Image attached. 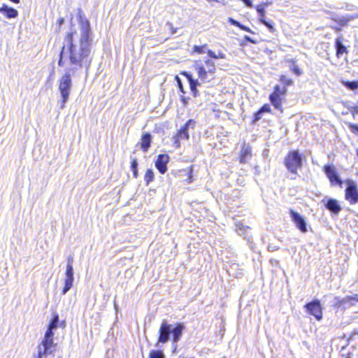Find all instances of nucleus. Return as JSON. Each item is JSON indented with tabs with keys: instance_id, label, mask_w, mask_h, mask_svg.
Wrapping results in <instances>:
<instances>
[{
	"instance_id": "de8ad7c7",
	"label": "nucleus",
	"mask_w": 358,
	"mask_h": 358,
	"mask_svg": "<svg viewBox=\"0 0 358 358\" xmlns=\"http://www.w3.org/2000/svg\"><path fill=\"white\" fill-rule=\"evenodd\" d=\"M271 264H275V263H276V264H277V263H278V261H277V260H275V259H271Z\"/></svg>"
},
{
	"instance_id": "8fccbe9b",
	"label": "nucleus",
	"mask_w": 358,
	"mask_h": 358,
	"mask_svg": "<svg viewBox=\"0 0 358 358\" xmlns=\"http://www.w3.org/2000/svg\"><path fill=\"white\" fill-rule=\"evenodd\" d=\"M354 108L355 110H358V106H355Z\"/></svg>"
},
{
	"instance_id": "f03ea898",
	"label": "nucleus",
	"mask_w": 358,
	"mask_h": 358,
	"mask_svg": "<svg viewBox=\"0 0 358 358\" xmlns=\"http://www.w3.org/2000/svg\"><path fill=\"white\" fill-rule=\"evenodd\" d=\"M185 327L183 323L169 324L164 321L159 329V338L156 347H159V343H166L171 339L172 335V344L173 352L177 348V343L180 340L182 332Z\"/></svg>"
},
{
	"instance_id": "f257e3e1",
	"label": "nucleus",
	"mask_w": 358,
	"mask_h": 358,
	"mask_svg": "<svg viewBox=\"0 0 358 358\" xmlns=\"http://www.w3.org/2000/svg\"><path fill=\"white\" fill-rule=\"evenodd\" d=\"M78 28L71 29L66 34L59 53V66H64L65 60L69 61V66L58 81L59 91L62 96L58 103L61 109L65 107L69 99L72 88L71 77L78 74L83 69L87 71L92 59V31L90 23L83 15L81 9L78 10Z\"/></svg>"
},
{
	"instance_id": "a878e982",
	"label": "nucleus",
	"mask_w": 358,
	"mask_h": 358,
	"mask_svg": "<svg viewBox=\"0 0 358 358\" xmlns=\"http://www.w3.org/2000/svg\"><path fill=\"white\" fill-rule=\"evenodd\" d=\"M256 10L259 15V22H262L263 20H266V10L265 8H263V6H259L257 5L256 6Z\"/></svg>"
},
{
	"instance_id": "6e6552de",
	"label": "nucleus",
	"mask_w": 358,
	"mask_h": 358,
	"mask_svg": "<svg viewBox=\"0 0 358 358\" xmlns=\"http://www.w3.org/2000/svg\"><path fill=\"white\" fill-rule=\"evenodd\" d=\"M55 345H52L41 341L36 347L37 354L35 358H46L49 355L55 356Z\"/></svg>"
},
{
	"instance_id": "cd10ccee",
	"label": "nucleus",
	"mask_w": 358,
	"mask_h": 358,
	"mask_svg": "<svg viewBox=\"0 0 358 358\" xmlns=\"http://www.w3.org/2000/svg\"><path fill=\"white\" fill-rule=\"evenodd\" d=\"M59 315L57 314H55L51 319L48 328L52 329H56L58 327V323H59Z\"/></svg>"
},
{
	"instance_id": "2f4dec72",
	"label": "nucleus",
	"mask_w": 358,
	"mask_h": 358,
	"mask_svg": "<svg viewBox=\"0 0 358 358\" xmlns=\"http://www.w3.org/2000/svg\"><path fill=\"white\" fill-rule=\"evenodd\" d=\"M260 23L266 26L270 32L273 33L275 31V29L273 26V23L272 21H267L266 20H264Z\"/></svg>"
},
{
	"instance_id": "a19ab883",
	"label": "nucleus",
	"mask_w": 358,
	"mask_h": 358,
	"mask_svg": "<svg viewBox=\"0 0 358 358\" xmlns=\"http://www.w3.org/2000/svg\"><path fill=\"white\" fill-rule=\"evenodd\" d=\"M208 3H213L214 2H216V3H221L222 5H225L226 4V1L225 0H206Z\"/></svg>"
},
{
	"instance_id": "dca6fc26",
	"label": "nucleus",
	"mask_w": 358,
	"mask_h": 358,
	"mask_svg": "<svg viewBox=\"0 0 358 358\" xmlns=\"http://www.w3.org/2000/svg\"><path fill=\"white\" fill-rule=\"evenodd\" d=\"M343 38L340 36L336 38L335 48L337 57H341L343 53H348L347 48L343 44Z\"/></svg>"
},
{
	"instance_id": "ea45409f",
	"label": "nucleus",
	"mask_w": 358,
	"mask_h": 358,
	"mask_svg": "<svg viewBox=\"0 0 358 358\" xmlns=\"http://www.w3.org/2000/svg\"><path fill=\"white\" fill-rule=\"evenodd\" d=\"M272 3V1L267 0L266 1L262 2L261 3L259 4V6H263V8H265L266 7L271 6Z\"/></svg>"
},
{
	"instance_id": "58836bf2",
	"label": "nucleus",
	"mask_w": 358,
	"mask_h": 358,
	"mask_svg": "<svg viewBox=\"0 0 358 358\" xmlns=\"http://www.w3.org/2000/svg\"><path fill=\"white\" fill-rule=\"evenodd\" d=\"M244 39L248 41V42H250L252 44H257L258 43V41L257 40H255L253 38H252L251 37H250L249 36H247L245 35L244 36Z\"/></svg>"
},
{
	"instance_id": "49530a36",
	"label": "nucleus",
	"mask_w": 358,
	"mask_h": 358,
	"mask_svg": "<svg viewBox=\"0 0 358 358\" xmlns=\"http://www.w3.org/2000/svg\"><path fill=\"white\" fill-rule=\"evenodd\" d=\"M182 101L184 102V103H187V101H186V98L185 97H182L181 98Z\"/></svg>"
},
{
	"instance_id": "f704fd0d",
	"label": "nucleus",
	"mask_w": 358,
	"mask_h": 358,
	"mask_svg": "<svg viewBox=\"0 0 358 358\" xmlns=\"http://www.w3.org/2000/svg\"><path fill=\"white\" fill-rule=\"evenodd\" d=\"M263 113L259 110L257 113H255L254 120L252 121L253 123H256L262 117Z\"/></svg>"
},
{
	"instance_id": "9b49d317",
	"label": "nucleus",
	"mask_w": 358,
	"mask_h": 358,
	"mask_svg": "<svg viewBox=\"0 0 358 358\" xmlns=\"http://www.w3.org/2000/svg\"><path fill=\"white\" fill-rule=\"evenodd\" d=\"M65 275L64 287L62 292V295H65L73 286L74 280L73 266H66Z\"/></svg>"
},
{
	"instance_id": "1a4fd4ad",
	"label": "nucleus",
	"mask_w": 358,
	"mask_h": 358,
	"mask_svg": "<svg viewBox=\"0 0 358 358\" xmlns=\"http://www.w3.org/2000/svg\"><path fill=\"white\" fill-rule=\"evenodd\" d=\"M324 171L332 185H338L342 187L343 181L333 165L324 166Z\"/></svg>"
},
{
	"instance_id": "aec40b11",
	"label": "nucleus",
	"mask_w": 358,
	"mask_h": 358,
	"mask_svg": "<svg viewBox=\"0 0 358 358\" xmlns=\"http://www.w3.org/2000/svg\"><path fill=\"white\" fill-rule=\"evenodd\" d=\"M251 157V149L249 147H243L241 151L240 162L246 163Z\"/></svg>"
},
{
	"instance_id": "423d86ee",
	"label": "nucleus",
	"mask_w": 358,
	"mask_h": 358,
	"mask_svg": "<svg viewBox=\"0 0 358 358\" xmlns=\"http://www.w3.org/2000/svg\"><path fill=\"white\" fill-rule=\"evenodd\" d=\"M195 126V121L193 120H189L185 125H183L180 130L178 131L177 134L173 137L174 144L176 147H179L180 145V140H188L189 139V133L188 129L191 128H194Z\"/></svg>"
},
{
	"instance_id": "c756f323",
	"label": "nucleus",
	"mask_w": 358,
	"mask_h": 358,
	"mask_svg": "<svg viewBox=\"0 0 358 358\" xmlns=\"http://www.w3.org/2000/svg\"><path fill=\"white\" fill-rule=\"evenodd\" d=\"M287 93V88L285 86L280 87L279 85H275L274 87V91L272 94H275L276 95H280L281 96H283Z\"/></svg>"
},
{
	"instance_id": "473e14b6",
	"label": "nucleus",
	"mask_w": 358,
	"mask_h": 358,
	"mask_svg": "<svg viewBox=\"0 0 358 358\" xmlns=\"http://www.w3.org/2000/svg\"><path fill=\"white\" fill-rule=\"evenodd\" d=\"M207 47V45L205 44L203 45H194L193 48L194 52H197L198 54H203L206 52V48Z\"/></svg>"
},
{
	"instance_id": "37998d69",
	"label": "nucleus",
	"mask_w": 358,
	"mask_h": 358,
	"mask_svg": "<svg viewBox=\"0 0 358 358\" xmlns=\"http://www.w3.org/2000/svg\"><path fill=\"white\" fill-rule=\"evenodd\" d=\"M268 250L271 251V252H273V251H275V250H278V247H277L275 245H269L268 246Z\"/></svg>"
},
{
	"instance_id": "7c9ffc66",
	"label": "nucleus",
	"mask_w": 358,
	"mask_h": 358,
	"mask_svg": "<svg viewBox=\"0 0 358 358\" xmlns=\"http://www.w3.org/2000/svg\"><path fill=\"white\" fill-rule=\"evenodd\" d=\"M154 172L152 169H148L145 172L144 180L147 185L150 184L154 180Z\"/></svg>"
},
{
	"instance_id": "4c0bfd02",
	"label": "nucleus",
	"mask_w": 358,
	"mask_h": 358,
	"mask_svg": "<svg viewBox=\"0 0 358 358\" xmlns=\"http://www.w3.org/2000/svg\"><path fill=\"white\" fill-rule=\"evenodd\" d=\"M176 80L178 82V87L180 89V91L182 93L185 94V91L183 90V87H182V82H181L180 79L179 78V77L178 76H176Z\"/></svg>"
},
{
	"instance_id": "864d4df0",
	"label": "nucleus",
	"mask_w": 358,
	"mask_h": 358,
	"mask_svg": "<svg viewBox=\"0 0 358 358\" xmlns=\"http://www.w3.org/2000/svg\"><path fill=\"white\" fill-rule=\"evenodd\" d=\"M356 154H357V157H358V150H357V151H356Z\"/></svg>"
},
{
	"instance_id": "c85d7f7f",
	"label": "nucleus",
	"mask_w": 358,
	"mask_h": 358,
	"mask_svg": "<svg viewBox=\"0 0 358 358\" xmlns=\"http://www.w3.org/2000/svg\"><path fill=\"white\" fill-rule=\"evenodd\" d=\"M150 358H166L162 350H152L149 353Z\"/></svg>"
},
{
	"instance_id": "72a5a7b5",
	"label": "nucleus",
	"mask_w": 358,
	"mask_h": 358,
	"mask_svg": "<svg viewBox=\"0 0 358 358\" xmlns=\"http://www.w3.org/2000/svg\"><path fill=\"white\" fill-rule=\"evenodd\" d=\"M280 81L283 83L285 87L290 86L293 84V81L291 78H287L286 76H281Z\"/></svg>"
},
{
	"instance_id": "a211bd4d",
	"label": "nucleus",
	"mask_w": 358,
	"mask_h": 358,
	"mask_svg": "<svg viewBox=\"0 0 358 358\" xmlns=\"http://www.w3.org/2000/svg\"><path fill=\"white\" fill-rule=\"evenodd\" d=\"M152 136L149 133H145L142 136L141 148L144 152H147L150 147Z\"/></svg>"
},
{
	"instance_id": "412c9836",
	"label": "nucleus",
	"mask_w": 358,
	"mask_h": 358,
	"mask_svg": "<svg viewBox=\"0 0 358 358\" xmlns=\"http://www.w3.org/2000/svg\"><path fill=\"white\" fill-rule=\"evenodd\" d=\"M54 329L48 328L41 341L56 345V343H54Z\"/></svg>"
},
{
	"instance_id": "f8f14e48",
	"label": "nucleus",
	"mask_w": 358,
	"mask_h": 358,
	"mask_svg": "<svg viewBox=\"0 0 358 358\" xmlns=\"http://www.w3.org/2000/svg\"><path fill=\"white\" fill-rule=\"evenodd\" d=\"M335 300L336 301V306L339 307L343 306L344 308H346L354 306L357 302H358V294L347 296L343 299L336 297Z\"/></svg>"
},
{
	"instance_id": "39448f33",
	"label": "nucleus",
	"mask_w": 358,
	"mask_h": 358,
	"mask_svg": "<svg viewBox=\"0 0 358 358\" xmlns=\"http://www.w3.org/2000/svg\"><path fill=\"white\" fill-rule=\"evenodd\" d=\"M347 187L345 191V199L351 205L358 203V189L356 183L352 180H346Z\"/></svg>"
},
{
	"instance_id": "09e8293b",
	"label": "nucleus",
	"mask_w": 358,
	"mask_h": 358,
	"mask_svg": "<svg viewBox=\"0 0 358 358\" xmlns=\"http://www.w3.org/2000/svg\"><path fill=\"white\" fill-rule=\"evenodd\" d=\"M271 264H275V263H276V264H277V263H278V261H277V260H275V259H271Z\"/></svg>"
},
{
	"instance_id": "e433bc0d",
	"label": "nucleus",
	"mask_w": 358,
	"mask_h": 358,
	"mask_svg": "<svg viewBox=\"0 0 358 358\" xmlns=\"http://www.w3.org/2000/svg\"><path fill=\"white\" fill-rule=\"evenodd\" d=\"M259 110L262 112V113H269L271 111V108L268 104H264Z\"/></svg>"
},
{
	"instance_id": "c9c22d12",
	"label": "nucleus",
	"mask_w": 358,
	"mask_h": 358,
	"mask_svg": "<svg viewBox=\"0 0 358 358\" xmlns=\"http://www.w3.org/2000/svg\"><path fill=\"white\" fill-rule=\"evenodd\" d=\"M166 26L169 27V28L172 35L176 34L177 29L173 27V26L171 22H166Z\"/></svg>"
},
{
	"instance_id": "393cba45",
	"label": "nucleus",
	"mask_w": 358,
	"mask_h": 358,
	"mask_svg": "<svg viewBox=\"0 0 358 358\" xmlns=\"http://www.w3.org/2000/svg\"><path fill=\"white\" fill-rule=\"evenodd\" d=\"M206 53H207L208 57L212 58V59H225V57H226L225 54L221 51L218 52V53L216 54L213 50H208Z\"/></svg>"
},
{
	"instance_id": "5701e85b",
	"label": "nucleus",
	"mask_w": 358,
	"mask_h": 358,
	"mask_svg": "<svg viewBox=\"0 0 358 358\" xmlns=\"http://www.w3.org/2000/svg\"><path fill=\"white\" fill-rule=\"evenodd\" d=\"M131 159V170L133 172V176L135 178H138V161L137 159L133 156L130 157Z\"/></svg>"
},
{
	"instance_id": "7ed1b4c3",
	"label": "nucleus",
	"mask_w": 358,
	"mask_h": 358,
	"mask_svg": "<svg viewBox=\"0 0 358 358\" xmlns=\"http://www.w3.org/2000/svg\"><path fill=\"white\" fill-rule=\"evenodd\" d=\"M193 67L196 71L198 78L200 80L201 84L210 83L215 78L216 71L215 64L209 58L194 61Z\"/></svg>"
},
{
	"instance_id": "79ce46f5",
	"label": "nucleus",
	"mask_w": 358,
	"mask_h": 358,
	"mask_svg": "<svg viewBox=\"0 0 358 358\" xmlns=\"http://www.w3.org/2000/svg\"><path fill=\"white\" fill-rule=\"evenodd\" d=\"M192 169H190L189 172H188V175H189L188 176V179H187L188 183H190V182H192Z\"/></svg>"
},
{
	"instance_id": "4be33fe9",
	"label": "nucleus",
	"mask_w": 358,
	"mask_h": 358,
	"mask_svg": "<svg viewBox=\"0 0 358 358\" xmlns=\"http://www.w3.org/2000/svg\"><path fill=\"white\" fill-rule=\"evenodd\" d=\"M228 22L231 24V25H234V26H236L238 28H240L241 29L243 30V31H245L247 32H249V33H251V34H255V33L252 31L249 27L241 24L239 22H238L237 20L231 18V17H229L228 19Z\"/></svg>"
},
{
	"instance_id": "bb28decb",
	"label": "nucleus",
	"mask_w": 358,
	"mask_h": 358,
	"mask_svg": "<svg viewBox=\"0 0 358 358\" xmlns=\"http://www.w3.org/2000/svg\"><path fill=\"white\" fill-rule=\"evenodd\" d=\"M342 84L349 90H355L358 89V81L342 80Z\"/></svg>"
},
{
	"instance_id": "ddd939ff",
	"label": "nucleus",
	"mask_w": 358,
	"mask_h": 358,
	"mask_svg": "<svg viewBox=\"0 0 358 358\" xmlns=\"http://www.w3.org/2000/svg\"><path fill=\"white\" fill-rule=\"evenodd\" d=\"M170 157L166 154H160L157 156L155 162V166L162 174H164L167 171V164L169 163Z\"/></svg>"
},
{
	"instance_id": "6ab92c4d",
	"label": "nucleus",
	"mask_w": 358,
	"mask_h": 358,
	"mask_svg": "<svg viewBox=\"0 0 358 358\" xmlns=\"http://www.w3.org/2000/svg\"><path fill=\"white\" fill-rule=\"evenodd\" d=\"M269 100L272 105L276 108L282 110V98L280 95L275 94H271L269 96Z\"/></svg>"
},
{
	"instance_id": "603ef678",
	"label": "nucleus",
	"mask_w": 358,
	"mask_h": 358,
	"mask_svg": "<svg viewBox=\"0 0 358 358\" xmlns=\"http://www.w3.org/2000/svg\"><path fill=\"white\" fill-rule=\"evenodd\" d=\"M342 358H350V357H348V356H345V357H342Z\"/></svg>"
},
{
	"instance_id": "9d476101",
	"label": "nucleus",
	"mask_w": 358,
	"mask_h": 358,
	"mask_svg": "<svg viewBox=\"0 0 358 358\" xmlns=\"http://www.w3.org/2000/svg\"><path fill=\"white\" fill-rule=\"evenodd\" d=\"M289 213L292 221L294 222L296 227L302 232H307V223L303 217H302L299 213L294 211L290 209Z\"/></svg>"
},
{
	"instance_id": "3c124183",
	"label": "nucleus",
	"mask_w": 358,
	"mask_h": 358,
	"mask_svg": "<svg viewBox=\"0 0 358 358\" xmlns=\"http://www.w3.org/2000/svg\"><path fill=\"white\" fill-rule=\"evenodd\" d=\"M355 129L358 131V126H355Z\"/></svg>"
},
{
	"instance_id": "f3484780",
	"label": "nucleus",
	"mask_w": 358,
	"mask_h": 358,
	"mask_svg": "<svg viewBox=\"0 0 358 358\" xmlns=\"http://www.w3.org/2000/svg\"><path fill=\"white\" fill-rule=\"evenodd\" d=\"M0 12L5 15L7 18H15L18 15V12L13 8L8 7L7 5L3 4L0 8Z\"/></svg>"
},
{
	"instance_id": "5fc2aeb1",
	"label": "nucleus",
	"mask_w": 358,
	"mask_h": 358,
	"mask_svg": "<svg viewBox=\"0 0 358 358\" xmlns=\"http://www.w3.org/2000/svg\"><path fill=\"white\" fill-rule=\"evenodd\" d=\"M357 334H358V332H357Z\"/></svg>"
},
{
	"instance_id": "0eeeda50",
	"label": "nucleus",
	"mask_w": 358,
	"mask_h": 358,
	"mask_svg": "<svg viewBox=\"0 0 358 358\" xmlns=\"http://www.w3.org/2000/svg\"><path fill=\"white\" fill-rule=\"evenodd\" d=\"M304 308L308 314L314 316L317 320L320 321L322 319V309L319 300L314 299L307 303L304 306Z\"/></svg>"
},
{
	"instance_id": "c03bdc74",
	"label": "nucleus",
	"mask_w": 358,
	"mask_h": 358,
	"mask_svg": "<svg viewBox=\"0 0 358 358\" xmlns=\"http://www.w3.org/2000/svg\"><path fill=\"white\" fill-rule=\"evenodd\" d=\"M72 263H73V257L71 256H69L67 259V266H73Z\"/></svg>"
},
{
	"instance_id": "20e7f679",
	"label": "nucleus",
	"mask_w": 358,
	"mask_h": 358,
	"mask_svg": "<svg viewBox=\"0 0 358 358\" xmlns=\"http://www.w3.org/2000/svg\"><path fill=\"white\" fill-rule=\"evenodd\" d=\"M285 165L292 173L296 174L302 166V157L298 150L290 151L285 158Z\"/></svg>"
},
{
	"instance_id": "b1692460",
	"label": "nucleus",
	"mask_w": 358,
	"mask_h": 358,
	"mask_svg": "<svg viewBox=\"0 0 358 358\" xmlns=\"http://www.w3.org/2000/svg\"><path fill=\"white\" fill-rule=\"evenodd\" d=\"M288 62L291 63V65L289 66L290 71H292L293 73L295 75L299 76L302 74L301 69L295 64V62L293 59H289L287 61Z\"/></svg>"
},
{
	"instance_id": "a18cd8bd",
	"label": "nucleus",
	"mask_w": 358,
	"mask_h": 358,
	"mask_svg": "<svg viewBox=\"0 0 358 358\" xmlns=\"http://www.w3.org/2000/svg\"><path fill=\"white\" fill-rule=\"evenodd\" d=\"M64 22V19L63 17H60L58 19V23H59V26L63 24Z\"/></svg>"
},
{
	"instance_id": "2eb2a0df",
	"label": "nucleus",
	"mask_w": 358,
	"mask_h": 358,
	"mask_svg": "<svg viewBox=\"0 0 358 358\" xmlns=\"http://www.w3.org/2000/svg\"><path fill=\"white\" fill-rule=\"evenodd\" d=\"M324 206L327 210L336 215L338 214L342 209L338 201L335 199H328Z\"/></svg>"
},
{
	"instance_id": "4468645a",
	"label": "nucleus",
	"mask_w": 358,
	"mask_h": 358,
	"mask_svg": "<svg viewBox=\"0 0 358 358\" xmlns=\"http://www.w3.org/2000/svg\"><path fill=\"white\" fill-rule=\"evenodd\" d=\"M183 75L187 78L189 82L190 90L194 94V96H196L198 93L196 87L201 85L200 80L199 78L194 79L192 74L187 72H184Z\"/></svg>"
}]
</instances>
